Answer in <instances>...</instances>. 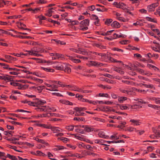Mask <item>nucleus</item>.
I'll list each match as a JSON object with an SVG mask.
<instances>
[{
  "label": "nucleus",
  "mask_w": 160,
  "mask_h": 160,
  "mask_svg": "<svg viewBox=\"0 0 160 160\" xmlns=\"http://www.w3.org/2000/svg\"><path fill=\"white\" fill-rule=\"evenodd\" d=\"M64 70L65 72L68 73H69L71 72V68L65 64L64 65Z\"/></svg>",
  "instance_id": "ddd939ff"
},
{
  "label": "nucleus",
  "mask_w": 160,
  "mask_h": 160,
  "mask_svg": "<svg viewBox=\"0 0 160 160\" xmlns=\"http://www.w3.org/2000/svg\"><path fill=\"white\" fill-rule=\"evenodd\" d=\"M78 146L80 148H85L86 145L82 143H80L78 144Z\"/></svg>",
  "instance_id": "c9c22d12"
},
{
  "label": "nucleus",
  "mask_w": 160,
  "mask_h": 160,
  "mask_svg": "<svg viewBox=\"0 0 160 160\" xmlns=\"http://www.w3.org/2000/svg\"><path fill=\"white\" fill-rule=\"evenodd\" d=\"M104 140H96L95 141V143H101L104 142Z\"/></svg>",
  "instance_id": "de8ad7c7"
},
{
  "label": "nucleus",
  "mask_w": 160,
  "mask_h": 160,
  "mask_svg": "<svg viewBox=\"0 0 160 160\" xmlns=\"http://www.w3.org/2000/svg\"><path fill=\"white\" fill-rule=\"evenodd\" d=\"M44 88V86H39L36 88V90H37L39 92H42V90Z\"/></svg>",
  "instance_id": "b1692460"
},
{
  "label": "nucleus",
  "mask_w": 160,
  "mask_h": 160,
  "mask_svg": "<svg viewBox=\"0 0 160 160\" xmlns=\"http://www.w3.org/2000/svg\"><path fill=\"white\" fill-rule=\"evenodd\" d=\"M99 96L102 97H108V94L107 93H99Z\"/></svg>",
  "instance_id": "09e8293b"
},
{
  "label": "nucleus",
  "mask_w": 160,
  "mask_h": 160,
  "mask_svg": "<svg viewBox=\"0 0 160 160\" xmlns=\"http://www.w3.org/2000/svg\"><path fill=\"white\" fill-rule=\"evenodd\" d=\"M88 65L89 66L100 67L102 65V63L93 61H90Z\"/></svg>",
  "instance_id": "39448f33"
},
{
  "label": "nucleus",
  "mask_w": 160,
  "mask_h": 160,
  "mask_svg": "<svg viewBox=\"0 0 160 160\" xmlns=\"http://www.w3.org/2000/svg\"><path fill=\"white\" fill-rule=\"evenodd\" d=\"M136 70L139 72L140 73L142 74H144V73L145 71L142 70V69L139 68H137L136 69Z\"/></svg>",
  "instance_id": "cd10ccee"
},
{
  "label": "nucleus",
  "mask_w": 160,
  "mask_h": 160,
  "mask_svg": "<svg viewBox=\"0 0 160 160\" xmlns=\"http://www.w3.org/2000/svg\"><path fill=\"white\" fill-rule=\"evenodd\" d=\"M136 130V128H133L132 127H129L126 130L130 132L133 131L134 130Z\"/></svg>",
  "instance_id": "e433bc0d"
},
{
  "label": "nucleus",
  "mask_w": 160,
  "mask_h": 160,
  "mask_svg": "<svg viewBox=\"0 0 160 160\" xmlns=\"http://www.w3.org/2000/svg\"><path fill=\"white\" fill-rule=\"evenodd\" d=\"M28 53H24V54L25 55H27L28 54L31 55H34L37 56H41V55L38 53L37 52H38L36 51L35 50H29L27 51Z\"/></svg>",
  "instance_id": "f03ea898"
},
{
  "label": "nucleus",
  "mask_w": 160,
  "mask_h": 160,
  "mask_svg": "<svg viewBox=\"0 0 160 160\" xmlns=\"http://www.w3.org/2000/svg\"><path fill=\"white\" fill-rule=\"evenodd\" d=\"M79 23V22L77 21H73L72 22V24L73 25L78 24Z\"/></svg>",
  "instance_id": "774afa93"
},
{
  "label": "nucleus",
  "mask_w": 160,
  "mask_h": 160,
  "mask_svg": "<svg viewBox=\"0 0 160 160\" xmlns=\"http://www.w3.org/2000/svg\"><path fill=\"white\" fill-rule=\"evenodd\" d=\"M84 130L87 132H91L93 130V128L89 126H86Z\"/></svg>",
  "instance_id": "a211bd4d"
},
{
  "label": "nucleus",
  "mask_w": 160,
  "mask_h": 160,
  "mask_svg": "<svg viewBox=\"0 0 160 160\" xmlns=\"http://www.w3.org/2000/svg\"><path fill=\"white\" fill-rule=\"evenodd\" d=\"M101 111L106 112H110L111 111V108L108 106L104 107L102 109Z\"/></svg>",
  "instance_id": "2eb2a0df"
},
{
  "label": "nucleus",
  "mask_w": 160,
  "mask_h": 160,
  "mask_svg": "<svg viewBox=\"0 0 160 160\" xmlns=\"http://www.w3.org/2000/svg\"><path fill=\"white\" fill-rule=\"evenodd\" d=\"M83 118H78L77 117H75L74 118V120H77V121H82L83 119Z\"/></svg>",
  "instance_id": "4d7b16f0"
},
{
  "label": "nucleus",
  "mask_w": 160,
  "mask_h": 160,
  "mask_svg": "<svg viewBox=\"0 0 160 160\" xmlns=\"http://www.w3.org/2000/svg\"><path fill=\"white\" fill-rule=\"evenodd\" d=\"M20 28H21L22 29H24V27H26L25 25L24 24L20 23V25H19V26H18Z\"/></svg>",
  "instance_id": "79ce46f5"
},
{
  "label": "nucleus",
  "mask_w": 160,
  "mask_h": 160,
  "mask_svg": "<svg viewBox=\"0 0 160 160\" xmlns=\"http://www.w3.org/2000/svg\"><path fill=\"white\" fill-rule=\"evenodd\" d=\"M60 102L66 105H68L69 103V101L67 100H60Z\"/></svg>",
  "instance_id": "37998d69"
},
{
  "label": "nucleus",
  "mask_w": 160,
  "mask_h": 160,
  "mask_svg": "<svg viewBox=\"0 0 160 160\" xmlns=\"http://www.w3.org/2000/svg\"><path fill=\"white\" fill-rule=\"evenodd\" d=\"M139 11L142 13H146L147 12V10L144 9H140Z\"/></svg>",
  "instance_id": "13d9d810"
},
{
  "label": "nucleus",
  "mask_w": 160,
  "mask_h": 160,
  "mask_svg": "<svg viewBox=\"0 0 160 160\" xmlns=\"http://www.w3.org/2000/svg\"><path fill=\"white\" fill-rule=\"evenodd\" d=\"M122 82L128 85H132L134 84V83L132 82L126 80H122Z\"/></svg>",
  "instance_id": "6ab92c4d"
},
{
  "label": "nucleus",
  "mask_w": 160,
  "mask_h": 160,
  "mask_svg": "<svg viewBox=\"0 0 160 160\" xmlns=\"http://www.w3.org/2000/svg\"><path fill=\"white\" fill-rule=\"evenodd\" d=\"M72 135H75V137L76 138H77L81 140H84V139L80 136H76L74 134H72Z\"/></svg>",
  "instance_id": "49530a36"
},
{
  "label": "nucleus",
  "mask_w": 160,
  "mask_h": 160,
  "mask_svg": "<svg viewBox=\"0 0 160 160\" xmlns=\"http://www.w3.org/2000/svg\"><path fill=\"white\" fill-rule=\"evenodd\" d=\"M74 109L77 112H78L79 113L81 112L82 111L81 110V109H80V108H78V107H75Z\"/></svg>",
  "instance_id": "c03bdc74"
},
{
  "label": "nucleus",
  "mask_w": 160,
  "mask_h": 160,
  "mask_svg": "<svg viewBox=\"0 0 160 160\" xmlns=\"http://www.w3.org/2000/svg\"><path fill=\"white\" fill-rule=\"evenodd\" d=\"M58 139H60L64 142L67 141L68 140V139L67 138H64L63 137H62L61 138H58Z\"/></svg>",
  "instance_id": "4c0bfd02"
},
{
  "label": "nucleus",
  "mask_w": 160,
  "mask_h": 160,
  "mask_svg": "<svg viewBox=\"0 0 160 160\" xmlns=\"http://www.w3.org/2000/svg\"><path fill=\"white\" fill-rule=\"evenodd\" d=\"M5 58L6 59H7L9 60H16V58H14L11 56H9V55H5Z\"/></svg>",
  "instance_id": "aec40b11"
},
{
  "label": "nucleus",
  "mask_w": 160,
  "mask_h": 160,
  "mask_svg": "<svg viewBox=\"0 0 160 160\" xmlns=\"http://www.w3.org/2000/svg\"><path fill=\"white\" fill-rule=\"evenodd\" d=\"M34 139L36 141H37L38 142H40L42 143H44L45 142L42 139H40L38 138H34Z\"/></svg>",
  "instance_id": "473e14b6"
},
{
  "label": "nucleus",
  "mask_w": 160,
  "mask_h": 160,
  "mask_svg": "<svg viewBox=\"0 0 160 160\" xmlns=\"http://www.w3.org/2000/svg\"><path fill=\"white\" fill-rule=\"evenodd\" d=\"M10 84L14 86H19L20 84L16 82H11Z\"/></svg>",
  "instance_id": "8fccbe9b"
},
{
  "label": "nucleus",
  "mask_w": 160,
  "mask_h": 160,
  "mask_svg": "<svg viewBox=\"0 0 160 160\" xmlns=\"http://www.w3.org/2000/svg\"><path fill=\"white\" fill-rule=\"evenodd\" d=\"M127 98L125 97H120L118 99V100L120 103H122L124 101L126 100Z\"/></svg>",
  "instance_id": "412c9836"
},
{
  "label": "nucleus",
  "mask_w": 160,
  "mask_h": 160,
  "mask_svg": "<svg viewBox=\"0 0 160 160\" xmlns=\"http://www.w3.org/2000/svg\"><path fill=\"white\" fill-rule=\"evenodd\" d=\"M111 26L112 27H114L115 28H117L120 27V25L119 23L117 21H114L111 24Z\"/></svg>",
  "instance_id": "4468645a"
},
{
  "label": "nucleus",
  "mask_w": 160,
  "mask_h": 160,
  "mask_svg": "<svg viewBox=\"0 0 160 160\" xmlns=\"http://www.w3.org/2000/svg\"><path fill=\"white\" fill-rule=\"evenodd\" d=\"M46 103V102L44 100H37L35 102V106L38 105H42Z\"/></svg>",
  "instance_id": "423d86ee"
},
{
  "label": "nucleus",
  "mask_w": 160,
  "mask_h": 160,
  "mask_svg": "<svg viewBox=\"0 0 160 160\" xmlns=\"http://www.w3.org/2000/svg\"><path fill=\"white\" fill-rule=\"evenodd\" d=\"M51 56H55L56 57L55 59H56L59 58H63V56L62 54L58 53H55V54H53V55H51Z\"/></svg>",
  "instance_id": "9d476101"
},
{
  "label": "nucleus",
  "mask_w": 160,
  "mask_h": 160,
  "mask_svg": "<svg viewBox=\"0 0 160 160\" xmlns=\"http://www.w3.org/2000/svg\"><path fill=\"white\" fill-rule=\"evenodd\" d=\"M81 53L80 54H82L84 55H88V53L87 52L84 51H80Z\"/></svg>",
  "instance_id": "6e6d98bb"
},
{
  "label": "nucleus",
  "mask_w": 160,
  "mask_h": 160,
  "mask_svg": "<svg viewBox=\"0 0 160 160\" xmlns=\"http://www.w3.org/2000/svg\"><path fill=\"white\" fill-rule=\"evenodd\" d=\"M74 128V126H68L66 127V129L70 131H72L73 130Z\"/></svg>",
  "instance_id": "a18cd8bd"
},
{
  "label": "nucleus",
  "mask_w": 160,
  "mask_h": 160,
  "mask_svg": "<svg viewBox=\"0 0 160 160\" xmlns=\"http://www.w3.org/2000/svg\"><path fill=\"white\" fill-rule=\"evenodd\" d=\"M38 18H39V19L42 20H45L46 19V18L45 17L43 16H38Z\"/></svg>",
  "instance_id": "5fc2aeb1"
},
{
  "label": "nucleus",
  "mask_w": 160,
  "mask_h": 160,
  "mask_svg": "<svg viewBox=\"0 0 160 160\" xmlns=\"http://www.w3.org/2000/svg\"><path fill=\"white\" fill-rule=\"evenodd\" d=\"M120 108L122 110L129 109V108L127 106L124 105L120 106Z\"/></svg>",
  "instance_id": "f704fd0d"
},
{
  "label": "nucleus",
  "mask_w": 160,
  "mask_h": 160,
  "mask_svg": "<svg viewBox=\"0 0 160 160\" xmlns=\"http://www.w3.org/2000/svg\"><path fill=\"white\" fill-rule=\"evenodd\" d=\"M77 57L78 58H81V59H83L84 60H87L88 59V58L87 57H83V56H80V55H77Z\"/></svg>",
  "instance_id": "3c124183"
},
{
  "label": "nucleus",
  "mask_w": 160,
  "mask_h": 160,
  "mask_svg": "<svg viewBox=\"0 0 160 160\" xmlns=\"http://www.w3.org/2000/svg\"><path fill=\"white\" fill-rule=\"evenodd\" d=\"M112 21V20L111 19H107L105 22V24L107 25H109L110 23Z\"/></svg>",
  "instance_id": "7c9ffc66"
},
{
  "label": "nucleus",
  "mask_w": 160,
  "mask_h": 160,
  "mask_svg": "<svg viewBox=\"0 0 160 160\" xmlns=\"http://www.w3.org/2000/svg\"><path fill=\"white\" fill-rule=\"evenodd\" d=\"M64 149V147L62 146H58L54 148V150H59Z\"/></svg>",
  "instance_id": "2f4dec72"
},
{
  "label": "nucleus",
  "mask_w": 160,
  "mask_h": 160,
  "mask_svg": "<svg viewBox=\"0 0 160 160\" xmlns=\"http://www.w3.org/2000/svg\"><path fill=\"white\" fill-rule=\"evenodd\" d=\"M0 32L2 33H5L6 34H8L11 35L13 37H15V36L12 34L10 32H8L5 31H4L2 29H0Z\"/></svg>",
  "instance_id": "a878e982"
},
{
  "label": "nucleus",
  "mask_w": 160,
  "mask_h": 160,
  "mask_svg": "<svg viewBox=\"0 0 160 160\" xmlns=\"http://www.w3.org/2000/svg\"><path fill=\"white\" fill-rule=\"evenodd\" d=\"M58 88V86L56 85L53 84L52 85V87H50V88H46L47 90L51 91H58L56 88Z\"/></svg>",
  "instance_id": "1a4fd4ad"
},
{
  "label": "nucleus",
  "mask_w": 160,
  "mask_h": 160,
  "mask_svg": "<svg viewBox=\"0 0 160 160\" xmlns=\"http://www.w3.org/2000/svg\"><path fill=\"white\" fill-rule=\"evenodd\" d=\"M152 100L154 101L155 103L157 104H160V98H156L155 97L152 98Z\"/></svg>",
  "instance_id": "5701e85b"
},
{
  "label": "nucleus",
  "mask_w": 160,
  "mask_h": 160,
  "mask_svg": "<svg viewBox=\"0 0 160 160\" xmlns=\"http://www.w3.org/2000/svg\"><path fill=\"white\" fill-rule=\"evenodd\" d=\"M120 90L121 92L123 93H127V94H129L130 93V91H129L126 90L122 88H120Z\"/></svg>",
  "instance_id": "c85d7f7f"
},
{
  "label": "nucleus",
  "mask_w": 160,
  "mask_h": 160,
  "mask_svg": "<svg viewBox=\"0 0 160 160\" xmlns=\"http://www.w3.org/2000/svg\"><path fill=\"white\" fill-rule=\"evenodd\" d=\"M95 6L94 5H92L89 7V9L91 11H93L95 9Z\"/></svg>",
  "instance_id": "680f3d73"
},
{
  "label": "nucleus",
  "mask_w": 160,
  "mask_h": 160,
  "mask_svg": "<svg viewBox=\"0 0 160 160\" xmlns=\"http://www.w3.org/2000/svg\"><path fill=\"white\" fill-rule=\"evenodd\" d=\"M0 64L2 65V66L3 67V68L7 69H8V65L7 64L5 63H0Z\"/></svg>",
  "instance_id": "ea45409f"
},
{
  "label": "nucleus",
  "mask_w": 160,
  "mask_h": 160,
  "mask_svg": "<svg viewBox=\"0 0 160 160\" xmlns=\"http://www.w3.org/2000/svg\"><path fill=\"white\" fill-rule=\"evenodd\" d=\"M67 56L69 58V59L71 60L73 62L77 63L81 62L80 60L79 59H75L73 57L67 55Z\"/></svg>",
  "instance_id": "0eeeda50"
},
{
  "label": "nucleus",
  "mask_w": 160,
  "mask_h": 160,
  "mask_svg": "<svg viewBox=\"0 0 160 160\" xmlns=\"http://www.w3.org/2000/svg\"><path fill=\"white\" fill-rule=\"evenodd\" d=\"M68 87H69V88L72 90L76 91L79 92H83L85 93L88 92H87V91L83 90L81 88H79L76 86H72L70 85H68Z\"/></svg>",
  "instance_id": "f257e3e1"
},
{
  "label": "nucleus",
  "mask_w": 160,
  "mask_h": 160,
  "mask_svg": "<svg viewBox=\"0 0 160 160\" xmlns=\"http://www.w3.org/2000/svg\"><path fill=\"white\" fill-rule=\"evenodd\" d=\"M132 122L134 125H139L140 122L138 120H135L134 119H131L130 121Z\"/></svg>",
  "instance_id": "dca6fc26"
},
{
  "label": "nucleus",
  "mask_w": 160,
  "mask_h": 160,
  "mask_svg": "<svg viewBox=\"0 0 160 160\" xmlns=\"http://www.w3.org/2000/svg\"><path fill=\"white\" fill-rule=\"evenodd\" d=\"M53 8H51L50 9H49L48 12L46 14V15L49 17H50L52 16V14L53 12V11L52 10L53 9Z\"/></svg>",
  "instance_id": "393cba45"
},
{
  "label": "nucleus",
  "mask_w": 160,
  "mask_h": 160,
  "mask_svg": "<svg viewBox=\"0 0 160 160\" xmlns=\"http://www.w3.org/2000/svg\"><path fill=\"white\" fill-rule=\"evenodd\" d=\"M153 30L157 33L158 34V35L159 37H160V31L158 29H153Z\"/></svg>",
  "instance_id": "338daca9"
},
{
  "label": "nucleus",
  "mask_w": 160,
  "mask_h": 160,
  "mask_svg": "<svg viewBox=\"0 0 160 160\" xmlns=\"http://www.w3.org/2000/svg\"><path fill=\"white\" fill-rule=\"evenodd\" d=\"M25 95L28 96L29 98H35L36 97V96L35 95L26 94Z\"/></svg>",
  "instance_id": "052dcab7"
},
{
  "label": "nucleus",
  "mask_w": 160,
  "mask_h": 160,
  "mask_svg": "<svg viewBox=\"0 0 160 160\" xmlns=\"http://www.w3.org/2000/svg\"><path fill=\"white\" fill-rule=\"evenodd\" d=\"M158 5V3H155L149 5L148 7V9L149 12H152L154 10L155 8Z\"/></svg>",
  "instance_id": "7ed1b4c3"
},
{
  "label": "nucleus",
  "mask_w": 160,
  "mask_h": 160,
  "mask_svg": "<svg viewBox=\"0 0 160 160\" xmlns=\"http://www.w3.org/2000/svg\"><path fill=\"white\" fill-rule=\"evenodd\" d=\"M89 19H87L84 20L80 22V24L83 26H87L89 24Z\"/></svg>",
  "instance_id": "6e6552de"
},
{
  "label": "nucleus",
  "mask_w": 160,
  "mask_h": 160,
  "mask_svg": "<svg viewBox=\"0 0 160 160\" xmlns=\"http://www.w3.org/2000/svg\"><path fill=\"white\" fill-rule=\"evenodd\" d=\"M88 29V27L87 26L85 27H83L81 26L80 27V29L82 31H85L87 30Z\"/></svg>",
  "instance_id": "e2e57ef3"
},
{
  "label": "nucleus",
  "mask_w": 160,
  "mask_h": 160,
  "mask_svg": "<svg viewBox=\"0 0 160 160\" xmlns=\"http://www.w3.org/2000/svg\"><path fill=\"white\" fill-rule=\"evenodd\" d=\"M98 135L99 137L104 138H107L108 137V136L105 135V133L102 131H100L99 132Z\"/></svg>",
  "instance_id": "9b49d317"
},
{
  "label": "nucleus",
  "mask_w": 160,
  "mask_h": 160,
  "mask_svg": "<svg viewBox=\"0 0 160 160\" xmlns=\"http://www.w3.org/2000/svg\"><path fill=\"white\" fill-rule=\"evenodd\" d=\"M118 19L119 21H122L123 22H125L126 21V19L125 18H122V17H119L118 18Z\"/></svg>",
  "instance_id": "0e129e2a"
},
{
  "label": "nucleus",
  "mask_w": 160,
  "mask_h": 160,
  "mask_svg": "<svg viewBox=\"0 0 160 160\" xmlns=\"http://www.w3.org/2000/svg\"><path fill=\"white\" fill-rule=\"evenodd\" d=\"M118 38V34L116 33H114L113 34V37H111V38H112V40L114 39H116Z\"/></svg>",
  "instance_id": "bf43d9fd"
},
{
  "label": "nucleus",
  "mask_w": 160,
  "mask_h": 160,
  "mask_svg": "<svg viewBox=\"0 0 160 160\" xmlns=\"http://www.w3.org/2000/svg\"><path fill=\"white\" fill-rule=\"evenodd\" d=\"M52 131L54 132H62V129H59L58 128L56 127H52L51 128Z\"/></svg>",
  "instance_id": "4be33fe9"
},
{
  "label": "nucleus",
  "mask_w": 160,
  "mask_h": 160,
  "mask_svg": "<svg viewBox=\"0 0 160 160\" xmlns=\"http://www.w3.org/2000/svg\"><path fill=\"white\" fill-rule=\"evenodd\" d=\"M17 111L18 112H27V113H30V112H29V111H25V110H23L22 109H18Z\"/></svg>",
  "instance_id": "864d4df0"
},
{
  "label": "nucleus",
  "mask_w": 160,
  "mask_h": 160,
  "mask_svg": "<svg viewBox=\"0 0 160 160\" xmlns=\"http://www.w3.org/2000/svg\"><path fill=\"white\" fill-rule=\"evenodd\" d=\"M114 51H116L118 52H123V50L121 49H120L118 48H114Z\"/></svg>",
  "instance_id": "69168bd1"
},
{
  "label": "nucleus",
  "mask_w": 160,
  "mask_h": 160,
  "mask_svg": "<svg viewBox=\"0 0 160 160\" xmlns=\"http://www.w3.org/2000/svg\"><path fill=\"white\" fill-rule=\"evenodd\" d=\"M8 75H7L6 76H4V80L7 81H11L12 78L10 77H8Z\"/></svg>",
  "instance_id": "a19ab883"
},
{
  "label": "nucleus",
  "mask_w": 160,
  "mask_h": 160,
  "mask_svg": "<svg viewBox=\"0 0 160 160\" xmlns=\"http://www.w3.org/2000/svg\"><path fill=\"white\" fill-rule=\"evenodd\" d=\"M41 68L48 72H53L54 71V69H51L50 68H44L42 67Z\"/></svg>",
  "instance_id": "f8f14e48"
},
{
  "label": "nucleus",
  "mask_w": 160,
  "mask_h": 160,
  "mask_svg": "<svg viewBox=\"0 0 160 160\" xmlns=\"http://www.w3.org/2000/svg\"><path fill=\"white\" fill-rule=\"evenodd\" d=\"M55 83L56 84H58L59 85H60V86H61L62 87H68V85L63 84H62V83L61 82H59V81H58V82H57V81H55Z\"/></svg>",
  "instance_id": "bb28decb"
},
{
  "label": "nucleus",
  "mask_w": 160,
  "mask_h": 160,
  "mask_svg": "<svg viewBox=\"0 0 160 160\" xmlns=\"http://www.w3.org/2000/svg\"><path fill=\"white\" fill-rule=\"evenodd\" d=\"M146 19L148 21L151 22L155 23L157 22L155 18H153L148 17H146Z\"/></svg>",
  "instance_id": "f3484780"
},
{
  "label": "nucleus",
  "mask_w": 160,
  "mask_h": 160,
  "mask_svg": "<svg viewBox=\"0 0 160 160\" xmlns=\"http://www.w3.org/2000/svg\"><path fill=\"white\" fill-rule=\"evenodd\" d=\"M28 104L30 105H32L34 106H35V102H32L28 101Z\"/></svg>",
  "instance_id": "603ef678"
},
{
  "label": "nucleus",
  "mask_w": 160,
  "mask_h": 160,
  "mask_svg": "<svg viewBox=\"0 0 160 160\" xmlns=\"http://www.w3.org/2000/svg\"><path fill=\"white\" fill-rule=\"evenodd\" d=\"M92 16L93 19L97 20V22L98 23L99 22V19H98V17L97 16L95 15H92Z\"/></svg>",
  "instance_id": "58836bf2"
},
{
  "label": "nucleus",
  "mask_w": 160,
  "mask_h": 160,
  "mask_svg": "<svg viewBox=\"0 0 160 160\" xmlns=\"http://www.w3.org/2000/svg\"><path fill=\"white\" fill-rule=\"evenodd\" d=\"M119 4L120 5V8L122 9H125L126 8V5L124 3L119 2Z\"/></svg>",
  "instance_id": "c756f323"
},
{
  "label": "nucleus",
  "mask_w": 160,
  "mask_h": 160,
  "mask_svg": "<svg viewBox=\"0 0 160 160\" xmlns=\"http://www.w3.org/2000/svg\"><path fill=\"white\" fill-rule=\"evenodd\" d=\"M70 50L71 51H72L74 52H75L77 53H81V52H80L81 50H79L76 49H75V48H70Z\"/></svg>",
  "instance_id": "72a5a7b5"
},
{
  "label": "nucleus",
  "mask_w": 160,
  "mask_h": 160,
  "mask_svg": "<svg viewBox=\"0 0 160 160\" xmlns=\"http://www.w3.org/2000/svg\"><path fill=\"white\" fill-rule=\"evenodd\" d=\"M64 64H62L61 63H58V64L56 66L54 67V68L57 70H64Z\"/></svg>",
  "instance_id": "20e7f679"
}]
</instances>
